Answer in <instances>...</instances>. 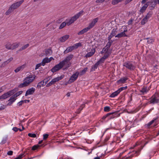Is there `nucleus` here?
I'll list each match as a JSON object with an SVG mask.
<instances>
[{"label":"nucleus","mask_w":159,"mask_h":159,"mask_svg":"<svg viewBox=\"0 0 159 159\" xmlns=\"http://www.w3.org/2000/svg\"><path fill=\"white\" fill-rule=\"evenodd\" d=\"M117 33V28H114L112 29L111 33L112 34L113 36L115 37V36L116 35V34Z\"/></svg>","instance_id":"34"},{"label":"nucleus","mask_w":159,"mask_h":159,"mask_svg":"<svg viewBox=\"0 0 159 159\" xmlns=\"http://www.w3.org/2000/svg\"><path fill=\"white\" fill-rule=\"evenodd\" d=\"M73 55L72 54H70L67 56L63 60L61 61L65 65L67 64L69 61L72 58Z\"/></svg>","instance_id":"11"},{"label":"nucleus","mask_w":159,"mask_h":159,"mask_svg":"<svg viewBox=\"0 0 159 159\" xmlns=\"http://www.w3.org/2000/svg\"><path fill=\"white\" fill-rule=\"evenodd\" d=\"M148 2L144 4L143 6L140 8L139 10V14L140 15L144 13L148 6Z\"/></svg>","instance_id":"15"},{"label":"nucleus","mask_w":159,"mask_h":159,"mask_svg":"<svg viewBox=\"0 0 159 159\" xmlns=\"http://www.w3.org/2000/svg\"><path fill=\"white\" fill-rule=\"evenodd\" d=\"M36 76L35 75H31L27 76L24 80L26 81L28 84L29 85L30 83L33 82L35 80Z\"/></svg>","instance_id":"7"},{"label":"nucleus","mask_w":159,"mask_h":159,"mask_svg":"<svg viewBox=\"0 0 159 159\" xmlns=\"http://www.w3.org/2000/svg\"><path fill=\"white\" fill-rule=\"evenodd\" d=\"M120 93L117 90V91L111 93L110 96V97L111 98H113L116 96Z\"/></svg>","instance_id":"27"},{"label":"nucleus","mask_w":159,"mask_h":159,"mask_svg":"<svg viewBox=\"0 0 159 159\" xmlns=\"http://www.w3.org/2000/svg\"><path fill=\"white\" fill-rule=\"evenodd\" d=\"M69 37V35H66L61 37L60 38V40L61 42H64Z\"/></svg>","instance_id":"19"},{"label":"nucleus","mask_w":159,"mask_h":159,"mask_svg":"<svg viewBox=\"0 0 159 159\" xmlns=\"http://www.w3.org/2000/svg\"><path fill=\"white\" fill-rule=\"evenodd\" d=\"M64 77V75H63L57 77V78H55L57 82L60 80L62 79Z\"/></svg>","instance_id":"49"},{"label":"nucleus","mask_w":159,"mask_h":159,"mask_svg":"<svg viewBox=\"0 0 159 159\" xmlns=\"http://www.w3.org/2000/svg\"><path fill=\"white\" fill-rule=\"evenodd\" d=\"M49 135L48 134H45L43 135V139L46 140L48 137Z\"/></svg>","instance_id":"54"},{"label":"nucleus","mask_w":159,"mask_h":159,"mask_svg":"<svg viewBox=\"0 0 159 159\" xmlns=\"http://www.w3.org/2000/svg\"><path fill=\"white\" fill-rule=\"evenodd\" d=\"M28 135L30 137L32 138H35L36 135L35 134L29 133L28 134Z\"/></svg>","instance_id":"52"},{"label":"nucleus","mask_w":159,"mask_h":159,"mask_svg":"<svg viewBox=\"0 0 159 159\" xmlns=\"http://www.w3.org/2000/svg\"><path fill=\"white\" fill-rule=\"evenodd\" d=\"M148 19L145 17L141 21V25H144L148 21Z\"/></svg>","instance_id":"38"},{"label":"nucleus","mask_w":159,"mask_h":159,"mask_svg":"<svg viewBox=\"0 0 159 159\" xmlns=\"http://www.w3.org/2000/svg\"><path fill=\"white\" fill-rule=\"evenodd\" d=\"M123 66L130 70H133L135 68L134 65L130 61H127L124 63Z\"/></svg>","instance_id":"4"},{"label":"nucleus","mask_w":159,"mask_h":159,"mask_svg":"<svg viewBox=\"0 0 159 159\" xmlns=\"http://www.w3.org/2000/svg\"><path fill=\"white\" fill-rule=\"evenodd\" d=\"M24 103V101H21L18 103V105L19 106H21L22 104Z\"/></svg>","instance_id":"62"},{"label":"nucleus","mask_w":159,"mask_h":159,"mask_svg":"<svg viewBox=\"0 0 159 159\" xmlns=\"http://www.w3.org/2000/svg\"><path fill=\"white\" fill-rule=\"evenodd\" d=\"M41 64L43 66H44L46 63H49L48 61V58L47 57L44 58L42 60Z\"/></svg>","instance_id":"26"},{"label":"nucleus","mask_w":159,"mask_h":159,"mask_svg":"<svg viewBox=\"0 0 159 159\" xmlns=\"http://www.w3.org/2000/svg\"><path fill=\"white\" fill-rule=\"evenodd\" d=\"M7 138H8L7 136H6L3 138L1 142L0 143V144L2 145L5 144L7 142Z\"/></svg>","instance_id":"40"},{"label":"nucleus","mask_w":159,"mask_h":159,"mask_svg":"<svg viewBox=\"0 0 159 159\" xmlns=\"http://www.w3.org/2000/svg\"><path fill=\"white\" fill-rule=\"evenodd\" d=\"M13 153V152L12 151H9L7 152V154L8 155H9V156H11V155H12Z\"/></svg>","instance_id":"60"},{"label":"nucleus","mask_w":159,"mask_h":159,"mask_svg":"<svg viewBox=\"0 0 159 159\" xmlns=\"http://www.w3.org/2000/svg\"><path fill=\"white\" fill-rule=\"evenodd\" d=\"M127 88V86L124 87H122L119 89L117 90L119 92V93H120V92L126 89Z\"/></svg>","instance_id":"51"},{"label":"nucleus","mask_w":159,"mask_h":159,"mask_svg":"<svg viewBox=\"0 0 159 159\" xmlns=\"http://www.w3.org/2000/svg\"><path fill=\"white\" fill-rule=\"evenodd\" d=\"M29 46V44L28 43H27V44L25 45L23 47H22L21 48H20L19 49L18 51H21L27 48Z\"/></svg>","instance_id":"35"},{"label":"nucleus","mask_w":159,"mask_h":159,"mask_svg":"<svg viewBox=\"0 0 159 159\" xmlns=\"http://www.w3.org/2000/svg\"><path fill=\"white\" fill-rule=\"evenodd\" d=\"M24 2V0H22L12 4L9 7V9L6 12V14L8 15L12 12L14 10L19 7Z\"/></svg>","instance_id":"2"},{"label":"nucleus","mask_w":159,"mask_h":159,"mask_svg":"<svg viewBox=\"0 0 159 159\" xmlns=\"http://www.w3.org/2000/svg\"><path fill=\"white\" fill-rule=\"evenodd\" d=\"M84 12V11L83 10H81L79 12L76 14L74 16H73L72 17L73 19L75 21L76 20H77L80 16H81L82 15L83 13Z\"/></svg>","instance_id":"17"},{"label":"nucleus","mask_w":159,"mask_h":159,"mask_svg":"<svg viewBox=\"0 0 159 159\" xmlns=\"http://www.w3.org/2000/svg\"><path fill=\"white\" fill-rule=\"evenodd\" d=\"M45 85V84H44V81H42L41 82H39L37 86V87H38L39 88H40L41 86H43Z\"/></svg>","instance_id":"36"},{"label":"nucleus","mask_w":159,"mask_h":159,"mask_svg":"<svg viewBox=\"0 0 159 159\" xmlns=\"http://www.w3.org/2000/svg\"><path fill=\"white\" fill-rule=\"evenodd\" d=\"M148 91L147 87L143 88L140 90V92L142 93L141 94H143L144 93H146Z\"/></svg>","instance_id":"32"},{"label":"nucleus","mask_w":159,"mask_h":159,"mask_svg":"<svg viewBox=\"0 0 159 159\" xmlns=\"http://www.w3.org/2000/svg\"><path fill=\"white\" fill-rule=\"evenodd\" d=\"M128 36L125 34L124 32H121L120 33L118 34L115 36L116 38H120L122 37H127Z\"/></svg>","instance_id":"18"},{"label":"nucleus","mask_w":159,"mask_h":159,"mask_svg":"<svg viewBox=\"0 0 159 159\" xmlns=\"http://www.w3.org/2000/svg\"><path fill=\"white\" fill-rule=\"evenodd\" d=\"M14 93V91L13 90L9 91L0 96V99H5L13 94Z\"/></svg>","instance_id":"8"},{"label":"nucleus","mask_w":159,"mask_h":159,"mask_svg":"<svg viewBox=\"0 0 159 159\" xmlns=\"http://www.w3.org/2000/svg\"><path fill=\"white\" fill-rule=\"evenodd\" d=\"M40 146L39 145H34L32 147L31 149L33 151L35 150L38 149Z\"/></svg>","instance_id":"46"},{"label":"nucleus","mask_w":159,"mask_h":159,"mask_svg":"<svg viewBox=\"0 0 159 159\" xmlns=\"http://www.w3.org/2000/svg\"><path fill=\"white\" fill-rule=\"evenodd\" d=\"M128 79V78L126 77H124L122 78L119 80L118 81V82L121 83H125L126 81Z\"/></svg>","instance_id":"24"},{"label":"nucleus","mask_w":159,"mask_h":159,"mask_svg":"<svg viewBox=\"0 0 159 159\" xmlns=\"http://www.w3.org/2000/svg\"><path fill=\"white\" fill-rule=\"evenodd\" d=\"M114 36L111 33L110 35L107 38L108 40H111V39Z\"/></svg>","instance_id":"56"},{"label":"nucleus","mask_w":159,"mask_h":159,"mask_svg":"<svg viewBox=\"0 0 159 159\" xmlns=\"http://www.w3.org/2000/svg\"><path fill=\"white\" fill-rule=\"evenodd\" d=\"M51 82L52 83V84H55L56 82H57V81L56 80V79L55 78H54L52 79L51 81Z\"/></svg>","instance_id":"58"},{"label":"nucleus","mask_w":159,"mask_h":159,"mask_svg":"<svg viewBox=\"0 0 159 159\" xmlns=\"http://www.w3.org/2000/svg\"><path fill=\"white\" fill-rule=\"evenodd\" d=\"M82 46L81 43H76L72 47H74L75 49H77L79 47H80Z\"/></svg>","instance_id":"39"},{"label":"nucleus","mask_w":159,"mask_h":159,"mask_svg":"<svg viewBox=\"0 0 159 159\" xmlns=\"http://www.w3.org/2000/svg\"><path fill=\"white\" fill-rule=\"evenodd\" d=\"M35 91V89L33 87L27 90L25 93V96H26L28 95H32L34 93Z\"/></svg>","instance_id":"16"},{"label":"nucleus","mask_w":159,"mask_h":159,"mask_svg":"<svg viewBox=\"0 0 159 159\" xmlns=\"http://www.w3.org/2000/svg\"><path fill=\"white\" fill-rule=\"evenodd\" d=\"M66 21L67 25L69 26L74 23L75 20L72 17L68 21L67 20H66Z\"/></svg>","instance_id":"28"},{"label":"nucleus","mask_w":159,"mask_h":159,"mask_svg":"<svg viewBox=\"0 0 159 159\" xmlns=\"http://www.w3.org/2000/svg\"><path fill=\"white\" fill-rule=\"evenodd\" d=\"M107 47H106L105 46L104 48L103 49V51L105 52H110L109 51V49L107 48V49H106Z\"/></svg>","instance_id":"57"},{"label":"nucleus","mask_w":159,"mask_h":159,"mask_svg":"<svg viewBox=\"0 0 159 159\" xmlns=\"http://www.w3.org/2000/svg\"><path fill=\"white\" fill-rule=\"evenodd\" d=\"M108 41L106 44V45L105 46L106 47H107L106 49L108 48L109 49V48L111 47V45L112 44V43L113 42V40H108Z\"/></svg>","instance_id":"33"},{"label":"nucleus","mask_w":159,"mask_h":159,"mask_svg":"<svg viewBox=\"0 0 159 159\" xmlns=\"http://www.w3.org/2000/svg\"><path fill=\"white\" fill-rule=\"evenodd\" d=\"M79 72L78 71L76 72L71 76L69 80V83H72L75 81L78 78Z\"/></svg>","instance_id":"9"},{"label":"nucleus","mask_w":159,"mask_h":159,"mask_svg":"<svg viewBox=\"0 0 159 159\" xmlns=\"http://www.w3.org/2000/svg\"><path fill=\"white\" fill-rule=\"evenodd\" d=\"M159 102V99L157 98L155 95H153L150 98L149 102L150 104H154Z\"/></svg>","instance_id":"10"},{"label":"nucleus","mask_w":159,"mask_h":159,"mask_svg":"<svg viewBox=\"0 0 159 159\" xmlns=\"http://www.w3.org/2000/svg\"><path fill=\"white\" fill-rule=\"evenodd\" d=\"M22 92H23V91H22L17 92L15 94L13 95V97L16 98V97L20 95L22 93Z\"/></svg>","instance_id":"43"},{"label":"nucleus","mask_w":159,"mask_h":159,"mask_svg":"<svg viewBox=\"0 0 159 159\" xmlns=\"http://www.w3.org/2000/svg\"><path fill=\"white\" fill-rule=\"evenodd\" d=\"M66 25H67L66 22H62L60 25L59 28V29H61L63 28Z\"/></svg>","instance_id":"42"},{"label":"nucleus","mask_w":159,"mask_h":159,"mask_svg":"<svg viewBox=\"0 0 159 159\" xmlns=\"http://www.w3.org/2000/svg\"><path fill=\"white\" fill-rule=\"evenodd\" d=\"M152 7L153 8H154L155 7V5L156 4V2H152Z\"/></svg>","instance_id":"63"},{"label":"nucleus","mask_w":159,"mask_h":159,"mask_svg":"<svg viewBox=\"0 0 159 159\" xmlns=\"http://www.w3.org/2000/svg\"><path fill=\"white\" fill-rule=\"evenodd\" d=\"M13 59V57H10L9 59L8 60H7V61H6L7 63L8 64Z\"/></svg>","instance_id":"59"},{"label":"nucleus","mask_w":159,"mask_h":159,"mask_svg":"<svg viewBox=\"0 0 159 159\" xmlns=\"http://www.w3.org/2000/svg\"><path fill=\"white\" fill-rule=\"evenodd\" d=\"M52 51L51 49H49L45 50V54L46 56H49L51 55Z\"/></svg>","instance_id":"29"},{"label":"nucleus","mask_w":159,"mask_h":159,"mask_svg":"<svg viewBox=\"0 0 159 159\" xmlns=\"http://www.w3.org/2000/svg\"><path fill=\"white\" fill-rule=\"evenodd\" d=\"M119 114L117 111L108 113L102 116V119L103 121L107 120V121L119 116Z\"/></svg>","instance_id":"1"},{"label":"nucleus","mask_w":159,"mask_h":159,"mask_svg":"<svg viewBox=\"0 0 159 159\" xmlns=\"http://www.w3.org/2000/svg\"><path fill=\"white\" fill-rule=\"evenodd\" d=\"M74 49V47H72V46L69 47L64 52V54H66L69 52H71Z\"/></svg>","instance_id":"20"},{"label":"nucleus","mask_w":159,"mask_h":159,"mask_svg":"<svg viewBox=\"0 0 159 159\" xmlns=\"http://www.w3.org/2000/svg\"><path fill=\"white\" fill-rule=\"evenodd\" d=\"M64 77V75H63L57 77V78H55L57 82L60 80L62 79Z\"/></svg>","instance_id":"48"},{"label":"nucleus","mask_w":159,"mask_h":159,"mask_svg":"<svg viewBox=\"0 0 159 159\" xmlns=\"http://www.w3.org/2000/svg\"><path fill=\"white\" fill-rule=\"evenodd\" d=\"M122 0H113L112 2V3L113 5H116L119 2L122 1Z\"/></svg>","instance_id":"47"},{"label":"nucleus","mask_w":159,"mask_h":159,"mask_svg":"<svg viewBox=\"0 0 159 159\" xmlns=\"http://www.w3.org/2000/svg\"><path fill=\"white\" fill-rule=\"evenodd\" d=\"M102 63L99 60L94 65L91 66L90 71L92 72L95 71L96 69H97L99 65Z\"/></svg>","instance_id":"13"},{"label":"nucleus","mask_w":159,"mask_h":159,"mask_svg":"<svg viewBox=\"0 0 159 159\" xmlns=\"http://www.w3.org/2000/svg\"><path fill=\"white\" fill-rule=\"evenodd\" d=\"M131 158V156H129L127 157H125L124 158V159H129Z\"/></svg>","instance_id":"64"},{"label":"nucleus","mask_w":159,"mask_h":159,"mask_svg":"<svg viewBox=\"0 0 159 159\" xmlns=\"http://www.w3.org/2000/svg\"><path fill=\"white\" fill-rule=\"evenodd\" d=\"M144 39H148L147 42L148 44L152 43L154 42V40L150 38H146Z\"/></svg>","instance_id":"37"},{"label":"nucleus","mask_w":159,"mask_h":159,"mask_svg":"<svg viewBox=\"0 0 159 159\" xmlns=\"http://www.w3.org/2000/svg\"><path fill=\"white\" fill-rule=\"evenodd\" d=\"M157 119V118H156L152 120V121L149 122L147 124V126L148 127L150 126L151 125L155 120H156Z\"/></svg>","instance_id":"44"},{"label":"nucleus","mask_w":159,"mask_h":159,"mask_svg":"<svg viewBox=\"0 0 159 159\" xmlns=\"http://www.w3.org/2000/svg\"><path fill=\"white\" fill-rule=\"evenodd\" d=\"M85 107V104H81L79 108L76 111V113L79 114L80 113V111L83 109V108Z\"/></svg>","instance_id":"30"},{"label":"nucleus","mask_w":159,"mask_h":159,"mask_svg":"<svg viewBox=\"0 0 159 159\" xmlns=\"http://www.w3.org/2000/svg\"><path fill=\"white\" fill-rule=\"evenodd\" d=\"M98 19L96 18L93 19L91 22L89 24L87 27L90 30L91 28L93 27L96 23L98 21Z\"/></svg>","instance_id":"12"},{"label":"nucleus","mask_w":159,"mask_h":159,"mask_svg":"<svg viewBox=\"0 0 159 159\" xmlns=\"http://www.w3.org/2000/svg\"><path fill=\"white\" fill-rule=\"evenodd\" d=\"M87 52L88 53L85 55V57L87 58L93 56L95 52V49L94 48H88L87 49Z\"/></svg>","instance_id":"6"},{"label":"nucleus","mask_w":159,"mask_h":159,"mask_svg":"<svg viewBox=\"0 0 159 159\" xmlns=\"http://www.w3.org/2000/svg\"><path fill=\"white\" fill-rule=\"evenodd\" d=\"M110 110V107L109 106H106L104 107V111L105 112H109Z\"/></svg>","instance_id":"50"},{"label":"nucleus","mask_w":159,"mask_h":159,"mask_svg":"<svg viewBox=\"0 0 159 159\" xmlns=\"http://www.w3.org/2000/svg\"><path fill=\"white\" fill-rule=\"evenodd\" d=\"M89 30L88 29V28L87 27H86V28L83 29V30H82L80 31H79L78 33L77 34L78 35H82V34H84V33L87 32Z\"/></svg>","instance_id":"22"},{"label":"nucleus","mask_w":159,"mask_h":159,"mask_svg":"<svg viewBox=\"0 0 159 159\" xmlns=\"http://www.w3.org/2000/svg\"><path fill=\"white\" fill-rule=\"evenodd\" d=\"M28 85H29L27 84L26 81H25V80H23V82L20 84L18 86V87L21 88L24 87H26Z\"/></svg>","instance_id":"25"},{"label":"nucleus","mask_w":159,"mask_h":159,"mask_svg":"<svg viewBox=\"0 0 159 159\" xmlns=\"http://www.w3.org/2000/svg\"><path fill=\"white\" fill-rule=\"evenodd\" d=\"M63 63L61 61L58 64L55 65L51 69V71L54 73L61 69L65 66Z\"/></svg>","instance_id":"5"},{"label":"nucleus","mask_w":159,"mask_h":159,"mask_svg":"<svg viewBox=\"0 0 159 159\" xmlns=\"http://www.w3.org/2000/svg\"><path fill=\"white\" fill-rule=\"evenodd\" d=\"M25 65H23L18 67L14 71L16 73H17L20 71L22 70L25 67Z\"/></svg>","instance_id":"21"},{"label":"nucleus","mask_w":159,"mask_h":159,"mask_svg":"<svg viewBox=\"0 0 159 159\" xmlns=\"http://www.w3.org/2000/svg\"><path fill=\"white\" fill-rule=\"evenodd\" d=\"M15 97H13V95L11 96L9 100H8L9 101L8 104H10V105H11L13 102H14L16 100V99H15Z\"/></svg>","instance_id":"31"},{"label":"nucleus","mask_w":159,"mask_h":159,"mask_svg":"<svg viewBox=\"0 0 159 159\" xmlns=\"http://www.w3.org/2000/svg\"><path fill=\"white\" fill-rule=\"evenodd\" d=\"M7 64V63L6 61H5L1 65V67H4Z\"/></svg>","instance_id":"61"},{"label":"nucleus","mask_w":159,"mask_h":159,"mask_svg":"<svg viewBox=\"0 0 159 159\" xmlns=\"http://www.w3.org/2000/svg\"><path fill=\"white\" fill-rule=\"evenodd\" d=\"M140 150H138L137 151H134L132 152L130 156H131V158L134 156H137L139 154V152H140Z\"/></svg>","instance_id":"23"},{"label":"nucleus","mask_w":159,"mask_h":159,"mask_svg":"<svg viewBox=\"0 0 159 159\" xmlns=\"http://www.w3.org/2000/svg\"><path fill=\"white\" fill-rule=\"evenodd\" d=\"M152 11H149L146 15L145 17L148 19L149 18L152 16Z\"/></svg>","instance_id":"45"},{"label":"nucleus","mask_w":159,"mask_h":159,"mask_svg":"<svg viewBox=\"0 0 159 159\" xmlns=\"http://www.w3.org/2000/svg\"><path fill=\"white\" fill-rule=\"evenodd\" d=\"M88 69L87 67H86L84 68L83 70H81L80 73H79V74H80V75H82L84 74L87 71Z\"/></svg>","instance_id":"41"},{"label":"nucleus","mask_w":159,"mask_h":159,"mask_svg":"<svg viewBox=\"0 0 159 159\" xmlns=\"http://www.w3.org/2000/svg\"><path fill=\"white\" fill-rule=\"evenodd\" d=\"M12 130L15 132H17L18 130H19L20 131H22L21 129L18 128L16 127H13L12 129Z\"/></svg>","instance_id":"53"},{"label":"nucleus","mask_w":159,"mask_h":159,"mask_svg":"<svg viewBox=\"0 0 159 159\" xmlns=\"http://www.w3.org/2000/svg\"><path fill=\"white\" fill-rule=\"evenodd\" d=\"M41 65L42 66V64H41V63L37 64L35 68V69L37 70L38 69Z\"/></svg>","instance_id":"55"},{"label":"nucleus","mask_w":159,"mask_h":159,"mask_svg":"<svg viewBox=\"0 0 159 159\" xmlns=\"http://www.w3.org/2000/svg\"><path fill=\"white\" fill-rule=\"evenodd\" d=\"M20 45V43L15 42L11 44L10 43H7L5 45V48L8 50H13L17 48Z\"/></svg>","instance_id":"3"},{"label":"nucleus","mask_w":159,"mask_h":159,"mask_svg":"<svg viewBox=\"0 0 159 159\" xmlns=\"http://www.w3.org/2000/svg\"><path fill=\"white\" fill-rule=\"evenodd\" d=\"M111 52H105L104 56L99 60L102 63H103L105 60L110 55Z\"/></svg>","instance_id":"14"}]
</instances>
